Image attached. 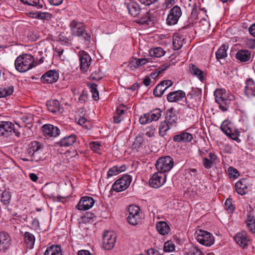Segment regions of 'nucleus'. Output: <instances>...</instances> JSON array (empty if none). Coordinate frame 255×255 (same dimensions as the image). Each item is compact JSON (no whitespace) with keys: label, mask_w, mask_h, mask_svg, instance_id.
Instances as JSON below:
<instances>
[{"label":"nucleus","mask_w":255,"mask_h":255,"mask_svg":"<svg viewBox=\"0 0 255 255\" xmlns=\"http://www.w3.org/2000/svg\"><path fill=\"white\" fill-rule=\"evenodd\" d=\"M214 164L207 157L203 158V165L205 168H211Z\"/></svg>","instance_id":"4d7b16f0"},{"label":"nucleus","mask_w":255,"mask_h":255,"mask_svg":"<svg viewBox=\"0 0 255 255\" xmlns=\"http://www.w3.org/2000/svg\"><path fill=\"white\" fill-rule=\"evenodd\" d=\"M175 246L171 241H167L164 243L163 250L165 252H172L175 250Z\"/></svg>","instance_id":"8fccbe9b"},{"label":"nucleus","mask_w":255,"mask_h":255,"mask_svg":"<svg viewBox=\"0 0 255 255\" xmlns=\"http://www.w3.org/2000/svg\"><path fill=\"white\" fill-rule=\"evenodd\" d=\"M90 78L93 80L99 81L102 78V76L101 75V73L100 72V70L98 69L97 71H96L93 72L90 76Z\"/></svg>","instance_id":"864d4df0"},{"label":"nucleus","mask_w":255,"mask_h":255,"mask_svg":"<svg viewBox=\"0 0 255 255\" xmlns=\"http://www.w3.org/2000/svg\"><path fill=\"white\" fill-rule=\"evenodd\" d=\"M235 241L242 248H245L248 245L250 240L248 238L247 233L242 231L237 233L234 237Z\"/></svg>","instance_id":"5701e85b"},{"label":"nucleus","mask_w":255,"mask_h":255,"mask_svg":"<svg viewBox=\"0 0 255 255\" xmlns=\"http://www.w3.org/2000/svg\"><path fill=\"white\" fill-rule=\"evenodd\" d=\"M185 254L186 255H203L202 252L197 247L190 244L186 249Z\"/></svg>","instance_id":"c9c22d12"},{"label":"nucleus","mask_w":255,"mask_h":255,"mask_svg":"<svg viewBox=\"0 0 255 255\" xmlns=\"http://www.w3.org/2000/svg\"><path fill=\"white\" fill-rule=\"evenodd\" d=\"M34 57L30 54L19 55L15 60V68L19 72H26L34 66Z\"/></svg>","instance_id":"f03ea898"},{"label":"nucleus","mask_w":255,"mask_h":255,"mask_svg":"<svg viewBox=\"0 0 255 255\" xmlns=\"http://www.w3.org/2000/svg\"><path fill=\"white\" fill-rule=\"evenodd\" d=\"M88 86L90 89L92 94V98L94 101H98L99 99V94L97 89V85L95 83L88 84Z\"/></svg>","instance_id":"37998d69"},{"label":"nucleus","mask_w":255,"mask_h":255,"mask_svg":"<svg viewBox=\"0 0 255 255\" xmlns=\"http://www.w3.org/2000/svg\"><path fill=\"white\" fill-rule=\"evenodd\" d=\"M77 136L75 134L67 135L56 142L55 144L61 147H68L72 146L76 141Z\"/></svg>","instance_id":"dca6fc26"},{"label":"nucleus","mask_w":255,"mask_h":255,"mask_svg":"<svg viewBox=\"0 0 255 255\" xmlns=\"http://www.w3.org/2000/svg\"><path fill=\"white\" fill-rule=\"evenodd\" d=\"M131 181L130 175L125 174L122 177L117 180L112 185V189L119 192L124 191L129 186Z\"/></svg>","instance_id":"1a4fd4ad"},{"label":"nucleus","mask_w":255,"mask_h":255,"mask_svg":"<svg viewBox=\"0 0 255 255\" xmlns=\"http://www.w3.org/2000/svg\"><path fill=\"white\" fill-rule=\"evenodd\" d=\"M139 122L140 124L142 125L151 122L148 113L141 116L139 119Z\"/></svg>","instance_id":"5fc2aeb1"},{"label":"nucleus","mask_w":255,"mask_h":255,"mask_svg":"<svg viewBox=\"0 0 255 255\" xmlns=\"http://www.w3.org/2000/svg\"><path fill=\"white\" fill-rule=\"evenodd\" d=\"M185 97V93L182 90H177L170 92L167 96L169 102H176L181 101Z\"/></svg>","instance_id":"393cba45"},{"label":"nucleus","mask_w":255,"mask_h":255,"mask_svg":"<svg viewBox=\"0 0 255 255\" xmlns=\"http://www.w3.org/2000/svg\"><path fill=\"white\" fill-rule=\"evenodd\" d=\"M58 78V72L55 70H50L41 76V81L43 83H53L56 82Z\"/></svg>","instance_id":"6ab92c4d"},{"label":"nucleus","mask_w":255,"mask_h":255,"mask_svg":"<svg viewBox=\"0 0 255 255\" xmlns=\"http://www.w3.org/2000/svg\"><path fill=\"white\" fill-rule=\"evenodd\" d=\"M173 165V159L170 156H165L159 158L155 164V167L158 171L162 174L169 172Z\"/></svg>","instance_id":"423d86ee"},{"label":"nucleus","mask_w":255,"mask_h":255,"mask_svg":"<svg viewBox=\"0 0 255 255\" xmlns=\"http://www.w3.org/2000/svg\"><path fill=\"white\" fill-rule=\"evenodd\" d=\"M192 138L193 136L191 133L182 131L180 134L174 135L173 140L176 142H189Z\"/></svg>","instance_id":"a878e982"},{"label":"nucleus","mask_w":255,"mask_h":255,"mask_svg":"<svg viewBox=\"0 0 255 255\" xmlns=\"http://www.w3.org/2000/svg\"><path fill=\"white\" fill-rule=\"evenodd\" d=\"M116 242V236L112 232L106 231L103 237V248L107 250L112 249Z\"/></svg>","instance_id":"4468645a"},{"label":"nucleus","mask_w":255,"mask_h":255,"mask_svg":"<svg viewBox=\"0 0 255 255\" xmlns=\"http://www.w3.org/2000/svg\"><path fill=\"white\" fill-rule=\"evenodd\" d=\"M90 145L91 148L95 152H97L100 149L101 144L98 142H92Z\"/></svg>","instance_id":"052dcab7"},{"label":"nucleus","mask_w":255,"mask_h":255,"mask_svg":"<svg viewBox=\"0 0 255 255\" xmlns=\"http://www.w3.org/2000/svg\"><path fill=\"white\" fill-rule=\"evenodd\" d=\"M119 174L118 170V166H114L111 168L107 173L108 177H112L115 175H117Z\"/></svg>","instance_id":"6e6d98bb"},{"label":"nucleus","mask_w":255,"mask_h":255,"mask_svg":"<svg viewBox=\"0 0 255 255\" xmlns=\"http://www.w3.org/2000/svg\"><path fill=\"white\" fill-rule=\"evenodd\" d=\"M69 27L72 35L77 37L82 36L86 41H90L91 36L86 31L83 23L73 20L70 22Z\"/></svg>","instance_id":"7ed1b4c3"},{"label":"nucleus","mask_w":255,"mask_h":255,"mask_svg":"<svg viewBox=\"0 0 255 255\" xmlns=\"http://www.w3.org/2000/svg\"><path fill=\"white\" fill-rule=\"evenodd\" d=\"M228 48V46L225 44H223L216 52V58L218 61L227 56V50Z\"/></svg>","instance_id":"e433bc0d"},{"label":"nucleus","mask_w":255,"mask_h":255,"mask_svg":"<svg viewBox=\"0 0 255 255\" xmlns=\"http://www.w3.org/2000/svg\"><path fill=\"white\" fill-rule=\"evenodd\" d=\"M127 7L129 13L133 17L137 16L141 12V9L136 2L131 1L127 3Z\"/></svg>","instance_id":"bb28decb"},{"label":"nucleus","mask_w":255,"mask_h":255,"mask_svg":"<svg viewBox=\"0 0 255 255\" xmlns=\"http://www.w3.org/2000/svg\"><path fill=\"white\" fill-rule=\"evenodd\" d=\"M173 108H171L167 110L165 122L169 125V126L175 127L178 121V117L176 114L173 112Z\"/></svg>","instance_id":"b1692460"},{"label":"nucleus","mask_w":255,"mask_h":255,"mask_svg":"<svg viewBox=\"0 0 255 255\" xmlns=\"http://www.w3.org/2000/svg\"><path fill=\"white\" fill-rule=\"evenodd\" d=\"M156 229L161 235H167L170 231V227L167 223L164 221H160L156 224Z\"/></svg>","instance_id":"473e14b6"},{"label":"nucleus","mask_w":255,"mask_h":255,"mask_svg":"<svg viewBox=\"0 0 255 255\" xmlns=\"http://www.w3.org/2000/svg\"><path fill=\"white\" fill-rule=\"evenodd\" d=\"M43 148L42 144L36 141H32L29 145L26 153L29 155L30 159H23L24 161L38 162L42 159L39 155V150Z\"/></svg>","instance_id":"39448f33"},{"label":"nucleus","mask_w":255,"mask_h":255,"mask_svg":"<svg viewBox=\"0 0 255 255\" xmlns=\"http://www.w3.org/2000/svg\"><path fill=\"white\" fill-rule=\"evenodd\" d=\"M189 68L190 73L197 77L201 82H203L205 79V74L195 65L190 64Z\"/></svg>","instance_id":"7c9ffc66"},{"label":"nucleus","mask_w":255,"mask_h":255,"mask_svg":"<svg viewBox=\"0 0 255 255\" xmlns=\"http://www.w3.org/2000/svg\"><path fill=\"white\" fill-rule=\"evenodd\" d=\"M139 207L136 205H131L128 209V215L127 217V221L131 225L135 226L138 222L140 221Z\"/></svg>","instance_id":"9b49d317"},{"label":"nucleus","mask_w":255,"mask_h":255,"mask_svg":"<svg viewBox=\"0 0 255 255\" xmlns=\"http://www.w3.org/2000/svg\"><path fill=\"white\" fill-rule=\"evenodd\" d=\"M146 131L145 132V135L149 137H152L154 136V132L155 130V128L153 126H150L149 127H147L146 128Z\"/></svg>","instance_id":"13d9d810"},{"label":"nucleus","mask_w":255,"mask_h":255,"mask_svg":"<svg viewBox=\"0 0 255 255\" xmlns=\"http://www.w3.org/2000/svg\"><path fill=\"white\" fill-rule=\"evenodd\" d=\"M228 171L230 178L235 179L239 176V172L237 169L233 167H230Z\"/></svg>","instance_id":"603ef678"},{"label":"nucleus","mask_w":255,"mask_h":255,"mask_svg":"<svg viewBox=\"0 0 255 255\" xmlns=\"http://www.w3.org/2000/svg\"><path fill=\"white\" fill-rule=\"evenodd\" d=\"M247 226L252 233H255V218L251 214L248 215Z\"/></svg>","instance_id":"a19ab883"},{"label":"nucleus","mask_w":255,"mask_h":255,"mask_svg":"<svg viewBox=\"0 0 255 255\" xmlns=\"http://www.w3.org/2000/svg\"><path fill=\"white\" fill-rule=\"evenodd\" d=\"M44 255H62L60 246L53 245L47 248Z\"/></svg>","instance_id":"2f4dec72"},{"label":"nucleus","mask_w":255,"mask_h":255,"mask_svg":"<svg viewBox=\"0 0 255 255\" xmlns=\"http://www.w3.org/2000/svg\"><path fill=\"white\" fill-rule=\"evenodd\" d=\"M248 180L246 178H242L236 183L235 188L238 194L244 195L248 193Z\"/></svg>","instance_id":"412c9836"},{"label":"nucleus","mask_w":255,"mask_h":255,"mask_svg":"<svg viewBox=\"0 0 255 255\" xmlns=\"http://www.w3.org/2000/svg\"><path fill=\"white\" fill-rule=\"evenodd\" d=\"M184 41L183 36L178 34H174L173 37V46L175 50L180 49L183 46Z\"/></svg>","instance_id":"72a5a7b5"},{"label":"nucleus","mask_w":255,"mask_h":255,"mask_svg":"<svg viewBox=\"0 0 255 255\" xmlns=\"http://www.w3.org/2000/svg\"><path fill=\"white\" fill-rule=\"evenodd\" d=\"M215 102L219 105L220 109L223 112L228 110L231 101L234 96L224 89H218L214 92Z\"/></svg>","instance_id":"f257e3e1"},{"label":"nucleus","mask_w":255,"mask_h":255,"mask_svg":"<svg viewBox=\"0 0 255 255\" xmlns=\"http://www.w3.org/2000/svg\"><path fill=\"white\" fill-rule=\"evenodd\" d=\"M167 175L159 171L153 174L149 180V185L154 188L161 186L166 181Z\"/></svg>","instance_id":"ddd939ff"},{"label":"nucleus","mask_w":255,"mask_h":255,"mask_svg":"<svg viewBox=\"0 0 255 255\" xmlns=\"http://www.w3.org/2000/svg\"><path fill=\"white\" fill-rule=\"evenodd\" d=\"M154 20V17L150 13V11L144 13L138 20V23L140 24L152 25Z\"/></svg>","instance_id":"c85d7f7f"},{"label":"nucleus","mask_w":255,"mask_h":255,"mask_svg":"<svg viewBox=\"0 0 255 255\" xmlns=\"http://www.w3.org/2000/svg\"><path fill=\"white\" fill-rule=\"evenodd\" d=\"M42 130L45 136L57 137L60 134V130L57 127L50 124H45L42 127Z\"/></svg>","instance_id":"f3484780"},{"label":"nucleus","mask_w":255,"mask_h":255,"mask_svg":"<svg viewBox=\"0 0 255 255\" xmlns=\"http://www.w3.org/2000/svg\"><path fill=\"white\" fill-rule=\"evenodd\" d=\"M148 62V60L146 58L142 59H135L136 66L137 67L141 66Z\"/></svg>","instance_id":"680f3d73"},{"label":"nucleus","mask_w":255,"mask_h":255,"mask_svg":"<svg viewBox=\"0 0 255 255\" xmlns=\"http://www.w3.org/2000/svg\"><path fill=\"white\" fill-rule=\"evenodd\" d=\"M78 56L80 62L81 71L83 72H87L91 65V56L84 51H80L78 52Z\"/></svg>","instance_id":"2eb2a0df"},{"label":"nucleus","mask_w":255,"mask_h":255,"mask_svg":"<svg viewBox=\"0 0 255 255\" xmlns=\"http://www.w3.org/2000/svg\"><path fill=\"white\" fill-rule=\"evenodd\" d=\"M46 107L47 110L53 114H56L58 112H62V110L61 111L60 104L56 100H51L48 101L46 103Z\"/></svg>","instance_id":"cd10ccee"},{"label":"nucleus","mask_w":255,"mask_h":255,"mask_svg":"<svg viewBox=\"0 0 255 255\" xmlns=\"http://www.w3.org/2000/svg\"><path fill=\"white\" fill-rule=\"evenodd\" d=\"M161 83L162 84L163 87L166 90H167L169 87H171L173 85L172 81L169 80L162 81L161 82Z\"/></svg>","instance_id":"0e129e2a"},{"label":"nucleus","mask_w":255,"mask_h":255,"mask_svg":"<svg viewBox=\"0 0 255 255\" xmlns=\"http://www.w3.org/2000/svg\"><path fill=\"white\" fill-rule=\"evenodd\" d=\"M202 91L196 89L192 91L191 93L188 94L186 98V103L190 108H198L202 105Z\"/></svg>","instance_id":"0eeeda50"},{"label":"nucleus","mask_w":255,"mask_h":255,"mask_svg":"<svg viewBox=\"0 0 255 255\" xmlns=\"http://www.w3.org/2000/svg\"><path fill=\"white\" fill-rule=\"evenodd\" d=\"M14 125L8 121H0V136L10 135L14 130Z\"/></svg>","instance_id":"aec40b11"},{"label":"nucleus","mask_w":255,"mask_h":255,"mask_svg":"<svg viewBox=\"0 0 255 255\" xmlns=\"http://www.w3.org/2000/svg\"><path fill=\"white\" fill-rule=\"evenodd\" d=\"M247 47L251 49H253L255 47V40L250 39L247 41L246 43Z\"/></svg>","instance_id":"e2e57ef3"},{"label":"nucleus","mask_w":255,"mask_h":255,"mask_svg":"<svg viewBox=\"0 0 255 255\" xmlns=\"http://www.w3.org/2000/svg\"><path fill=\"white\" fill-rule=\"evenodd\" d=\"M148 255H160L159 252L155 249L151 248L147 251Z\"/></svg>","instance_id":"774afa93"},{"label":"nucleus","mask_w":255,"mask_h":255,"mask_svg":"<svg viewBox=\"0 0 255 255\" xmlns=\"http://www.w3.org/2000/svg\"><path fill=\"white\" fill-rule=\"evenodd\" d=\"M172 128L171 126H169V125L165 121L161 122L159 127V135L162 137H164L167 134V131Z\"/></svg>","instance_id":"ea45409f"},{"label":"nucleus","mask_w":255,"mask_h":255,"mask_svg":"<svg viewBox=\"0 0 255 255\" xmlns=\"http://www.w3.org/2000/svg\"><path fill=\"white\" fill-rule=\"evenodd\" d=\"M95 203L94 199L89 196L83 197L76 208L79 210H87L93 207Z\"/></svg>","instance_id":"a211bd4d"},{"label":"nucleus","mask_w":255,"mask_h":255,"mask_svg":"<svg viewBox=\"0 0 255 255\" xmlns=\"http://www.w3.org/2000/svg\"><path fill=\"white\" fill-rule=\"evenodd\" d=\"M208 18V15L207 14H206L205 17H202L200 22L202 23L203 25H205V27H208L210 25L209 21L207 19Z\"/></svg>","instance_id":"338daca9"},{"label":"nucleus","mask_w":255,"mask_h":255,"mask_svg":"<svg viewBox=\"0 0 255 255\" xmlns=\"http://www.w3.org/2000/svg\"><path fill=\"white\" fill-rule=\"evenodd\" d=\"M245 85L244 93L251 104L255 106V81L252 78H248Z\"/></svg>","instance_id":"6e6552de"},{"label":"nucleus","mask_w":255,"mask_h":255,"mask_svg":"<svg viewBox=\"0 0 255 255\" xmlns=\"http://www.w3.org/2000/svg\"><path fill=\"white\" fill-rule=\"evenodd\" d=\"M24 241L27 246L30 249H32L35 243V237L34 235L28 232H26L24 233Z\"/></svg>","instance_id":"4c0bfd02"},{"label":"nucleus","mask_w":255,"mask_h":255,"mask_svg":"<svg viewBox=\"0 0 255 255\" xmlns=\"http://www.w3.org/2000/svg\"><path fill=\"white\" fill-rule=\"evenodd\" d=\"M13 90L12 85L0 87V98L11 95L13 93Z\"/></svg>","instance_id":"58836bf2"},{"label":"nucleus","mask_w":255,"mask_h":255,"mask_svg":"<svg viewBox=\"0 0 255 255\" xmlns=\"http://www.w3.org/2000/svg\"><path fill=\"white\" fill-rule=\"evenodd\" d=\"M36 16H37V19H38L49 20L52 17V15L49 12H37Z\"/></svg>","instance_id":"09e8293b"},{"label":"nucleus","mask_w":255,"mask_h":255,"mask_svg":"<svg viewBox=\"0 0 255 255\" xmlns=\"http://www.w3.org/2000/svg\"><path fill=\"white\" fill-rule=\"evenodd\" d=\"M182 14L181 8L178 5L173 6L170 10L166 18L168 25L176 24Z\"/></svg>","instance_id":"f8f14e48"},{"label":"nucleus","mask_w":255,"mask_h":255,"mask_svg":"<svg viewBox=\"0 0 255 255\" xmlns=\"http://www.w3.org/2000/svg\"><path fill=\"white\" fill-rule=\"evenodd\" d=\"M221 129L227 136L238 143L241 142V139L239 138L240 132L234 127L231 122L229 121H224L221 125Z\"/></svg>","instance_id":"20e7f679"},{"label":"nucleus","mask_w":255,"mask_h":255,"mask_svg":"<svg viewBox=\"0 0 255 255\" xmlns=\"http://www.w3.org/2000/svg\"><path fill=\"white\" fill-rule=\"evenodd\" d=\"M11 193L9 191L4 190L1 196V201L5 205L8 204L11 200Z\"/></svg>","instance_id":"de8ad7c7"},{"label":"nucleus","mask_w":255,"mask_h":255,"mask_svg":"<svg viewBox=\"0 0 255 255\" xmlns=\"http://www.w3.org/2000/svg\"><path fill=\"white\" fill-rule=\"evenodd\" d=\"M143 142V138L139 135L137 136L134 139V141L132 145V148L133 149H135L136 150H138L139 149L142 148Z\"/></svg>","instance_id":"c03bdc74"},{"label":"nucleus","mask_w":255,"mask_h":255,"mask_svg":"<svg viewBox=\"0 0 255 255\" xmlns=\"http://www.w3.org/2000/svg\"><path fill=\"white\" fill-rule=\"evenodd\" d=\"M149 53L151 56L160 57L165 54V51L161 47H158L149 50Z\"/></svg>","instance_id":"79ce46f5"},{"label":"nucleus","mask_w":255,"mask_h":255,"mask_svg":"<svg viewBox=\"0 0 255 255\" xmlns=\"http://www.w3.org/2000/svg\"><path fill=\"white\" fill-rule=\"evenodd\" d=\"M166 90L160 82L153 90V95L156 97H160Z\"/></svg>","instance_id":"a18cd8bd"},{"label":"nucleus","mask_w":255,"mask_h":255,"mask_svg":"<svg viewBox=\"0 0 255 255\" xmlns=\"http://www.w3.org/2000/svg\"><path fill=\"white\" fill-rule=\"evenodd\" d=\"M161 111L159 109H155L148 113L151 121H157L161 116Z\"/></svg>","instance_id":"49530a36"},{"label":"nucleus","mask_w":255,"mask_h":255,"mask_svg":"<svg viewBox=\"0 0 255 255\" xmlns=\"http://www.w3.org/2000/svg\"><path fill=\"white\" fill-rule=\"evenodd\" d=\"M89 123V122L85 118L81 117L80 118L78 122V124L80 126H82L83 128H88V124Z\"/></svg>","instance_id":"bf43d9fd"},{"label":"nucleus","mask_w":255,"mask_h":255,"mask_svg":"<svg viewBox=\"0 0 255 255\" xmlns=\"http://www.w3.org/2000/svg\"><path fill=\"white\" fill-rule=\"evenodd\" d=\"M236 58L241 62H247L251 58V52L248 50H240L236 53Z\"/></svg>","instance_id":"c756f323"},{"label":"nucleus","mask_w":255,"mask_h":255,"mask_svg":"<svg viewBox=\"0 0 255 255\" xmlns=\"http://www.w3.org/2000/svg\"><path fill=\"white\" fill-rule=\"evenodd\" d=\"M225 209L228 213H232L235 209L234 205L232 204V200L228 199L225 203Z\"/></svg>","instance_id":"3c124183"},{"label":"nucleus","mask_w":255,"mask_h":255,"mask_svg":"<svg viewBox=\"0 0 255 255\" xmlns=\"http://www.w3.org/2000/svg\"><path fill=\"white\" fill-rule=\"evenodd\" d=\"M22 3L27 4L37 9H41L44 5L43 0H20Z\"/></svg>","instance_id":"f704fd0d"},{"label":"nucleus","mask_w":255,"mask_h":255,"mask_svg":"<svg viewBox=\"0 0 255 255\" xmlns=\"http://www.w3.org/2000/svg\"><path fill=\"white\" fill-rule=\"evenodd\" d=\"M58 40L61 42L68 43L70 39L64 35V33H61L58 35Z\"/></svg>","instance_id":"69168bd1"},{"label":"nucleus","mask_w":255,"mask_h":255,"mask_svg":"<svg viewBox=\"0 0 255 255\" xmlns=\"http://www.w3.org/2000/svg\"><path fill=\"white\" fill-rule=\"evenodd\" d=\"M10 237L6 232H0V251L6 252L10 245Z\"/></svg>","instance_id":"4be33fe9"},{"label":"nucleus","mask_w":255,"mask_h":255,"mask_svg":"<svg viewBox=\"0 0 255 255\" xmlns=\"http://www.w3.org/2000/svg\"><path fill=\"white\" fill-rule=\"evenodd\" d=\"M196 239L201 244L205 246H210L214 244V238L209 232L199 230L196 232Z\"/></svg>","instance_id":"9d476101"}]
</instances>
